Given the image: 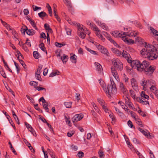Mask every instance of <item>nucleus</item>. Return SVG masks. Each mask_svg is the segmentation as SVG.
<instances>
[{"instance_id": "34", "label": "nucleus", "mask_w": 158, "mask_h": 158, "mask_svg": "<svg viewBox=\"0 0 158 158\" xmlns=\"http://www.w3.org/2000/svg\"><path fill=\"white\" fill-rule=\"evenodd\" d=\"M38 73L37 72H36L35 74V77L36 78L40 81H42V79L40 75V73Z\"/></svg>"}, {"instance_id": "1", "label": "nucleus", "mask_w": 158, "mask_h": 158, "mask_svg": "<svg viewBox=\"0 0 158 158\" xmlns=\"http://www.w3.org/2000/svg\"><path fill=\"white\" fill-rule=\"evenodd\" d=\"M136 40L140 44L145 43L144 48L140 51L141 56L143 57L147 58L150 60L156 59L158 57V52L156 48L153 45L148 44H147L146 42L141 38L137 37Z\"/></svg>"}, {"instance_id": "41", "label": "nucleus", "mask_w": 158, "mask_h": 158, "mask_svg": "<svg viewBox=\"0 0 158 158\" xmlns=\"http://www.w3.org/2000/svg\"><path fill=\"white\" fill-rule=\"evenodd\" d=\"M125 103L127 104L131 108H133L134 106L133 104L131 102L129 101H126Z\"/></svg>"}, {"instance_id": "12", "label": "nucleus", "mask_w": 158, "mask_h": 158, "mask_svg": "<svg viewBox=\"0 0 158 158\" xmlns=\"http://www.w3.org/2000/svg\"><path fill=\"white\" fill-rule=\"evenodd\" d=\"M122 33L123 34V35H127V36H134L135 37L137 35V33L135 32V31H131L130 32H122Z\"/></svg>"}, {"instance_id": "18", "label": "nucleus", "mask_w": 158, "mask_h": 158, "mask_svg": "<svg viewBox=\"0 0 158 158\" xmlns=\"http://www.w3.org/2000/svg\"><path fill=\"white\" fill-rule=\"evenodd\" d=\"M93 30L97 32L96 35L98 37H100L102 35L101 34V31L99 30L97 27H94V28Z\"/></svg>"}, {"instance_id": "26", "label": "nucleus", "mask_w": 158, "mask_h": 158, "mask_svg": "<svg viewBox=\"0 0 158 158\" xmlns=\"http://www.w3.org/2000/svg\"><path fill=\"white\" fill-rule=\"evenodd\" d=\"M150 29L154 35H155L158 36V31L154 29L151 27H150Z\"/></svg>"}, {"instance_id": "25", "label": "nucleus", "mask_w": 158, "mask_h": 158, "mask_svg": "<svg viewBox=\"0 0 158 158\" xmlns=\"http://www.w3.org/2000/svg\"><path fill=\"white\" fill-rule=\"evenodd\" d=\"M99 83L100 84L102 87V88L103 90H104V89L106 88V85L104 83V82L101 79L98 80Z\"/></svg>"}, {"instance_id": "61", "label": "nucleus", "mask_w": 158, "mask_h": 158, "mask_svg": "<svg viewBox=\"0 0 158 158\" xmlns=\"http://www.w3.org/2000/svg\"><path fill=\"white\" fill-rule=\"evenodd\" d=\"M35 89L38 91H40L42 90H44L46 91V89L44 88L41 87L40 86H37L35 87Z\"/></svg>"}, {"instance_id": "9", "label": "nucleus", "mask_w": 158, "mask_h": 158, "mask_svg": "<svg viewBox=\"0 0 158 158\" xmlns=\"http://www.w3.org/2000/svg\"><path fill=\"white\" fill-rule=\"evenodd\" d=\"M83 117L82 114H76L72 118V121L74 123L80 120Z\"/></svg>"}, {"instance_id": "28", "label": "nucleus", "mask_w": 158, "mask_h": 158, "mask_svg": "<svg viewBox=\"0 0 158 158\" xmlns=\"http://www.w3.org/2000/svg\"><path fill=\"white\" fill-rule=\"evenodd\" d=\"M39 16L41 18H43V17L47 16L48 15L44 11H42L40 13H39L38 14Z\"/></svg>"}, {"instance_id": "6", "label": "nucleus", "mask_w": 158, "mask_h": 158, "mask_svg": "<svg viewBox=\"0 0 158 158\" xmlns=\"http://www.w3.org/2000/svg\"><path fill=\"white\" fill-rule=\"evenodd\" d=\"M98 49L102 53L104 54L107 56H109V53L107 49L104 48L103 47L99 44L98 47Z\"/></svg>"}, {"instance_id": "59", "label": "nucleus", "mask_w": 158, "mask_h": 158, "mask_svg": "<svg viewBox=\"0 0 158 158\" xmlns=\"http://www.w3.org/2000/svg\"><path fill=\"white\" fill-rule=\"evenodd\" d=\"M71 148L74 151H77L78 149V147L77 146L73 144L72 145L71 147Z\"/></svg>"}, {"instance_id": "33", "label": "nucleus", "mask_w": 158, "mask_h": 158, "mask_svg": "<svg viewBox=\"0 0 158 158\" xmlns=\"http://www.w3.org/2000/svg\"><path fill=\"white\" fill-rule=\"evenodd\" d=\"M77 27L78 28V31H85V29L83 28L82 27H81V25L79 23H77Z\"/></svg>"}, {"instance_id": "23", "label": "nucleus", "mask_w": 158, "mask_h": 158, "mask_svg": "<svg viewBox=\"0 0 158 158\" xmlns=\"http://www.w3.org/2000/svg\"><path fill=\"white\" fill-rule=\"evenodd\" d=\"M135 120L136 121V123L140 127H144V125L143 124L142 121L139 118L137 117V118Z\"/></svg>"}, {"instance_id": "57", "label": "nucleus", "mask_w": 158, "mask_h": 158, "mask_svg": "<svg viewBox=\"0 0 158 158\" xmlns=\"http://www.w3.org/2000/svg\"><path fill=\"white\" fill-rule=\"evenodd\" d=\"M32 7L33 8V10L34 11H36L38 10H40L41 8V7H38L36 6H35L34 5H33L32 6Z\"/></svg>"}, {"instance_id": "22", "label": "nucleus", "mask_w": 158, "mask_h": 158, "mask_svg": "<svg viewBox=\"0 0 158 158\" xmlns=\"http://www.w3.org/2000/svg\"><path fill=\"white\" fill-rule=\"evenodd\" d=\"M39 47L43 51L45 52L46 54H47V51L45 49L44 45V43H42L40 44L39 45Z\"/></svg>"}, {"instance_id": "48", "label": "nucleus", "mask_w": 158, "mask_h": 158, "mask_svg": "<svg viewBox=\"0 0 158 158\" xmlns=\"http://www.w3.org/2000/svg\"><path fill=\"white\" fill-rule=\"evenodd\" d=\"M126 43L128 44H133L134 43V41L131 39H127Z\"/></svg>"}, {"instance_id": "27", "label": "nucleus", "mask_w": 158, "mask_h": 158, "mask_svg": "<svg viewBox=\"0 0 158 158\" xmlns=\"http://www.w3.org/2000/svg\"><path fill=\"white\" fill-rule=\"evenodd\" d=\"M60 72L58 70H56L55 71L52 72L50 75L49 77H53L56 75H58L60 74Z\"/></svg>"}, {"instance_id": "51", "label": "nucleus", "mask_w": 158, "mask_h": 158, "mask_svg": "<svg viewBox=\"0 0 158 158\" xmlns=\"http://www.w3.org/2000/svg\"><path fill=\"white\" fill-rule=\"evenodd\" d=\"M24 123L26 127L29 130H30V129H32V127L30 124H29L26 122H25Z\"/></svg>"}, {"instance_id": "3", "label": "nucleus", "mask_w": 158, "mask_h": 158, "mask_svg": "<svg viewBox=\"0 0 158 158\" xmlns=\"http://www.w3.org/2000/svg\"><path fill=\"white\" fill-rule=\"evenodd\" d=\"M112 63L114 66L111 68L112 74L117 81L119 80L118 71H121L123 69V64L118 59L114 58L112 60Z\"/></svg>"}, {"instance_id": "50", "label": "nucleus", "mask_w": 158, "mask_h": 158, "mask_svg": "<svg viewBox=\"0 0 158 158\" xmlns=\"http://www.w3.org/2000/svg\"><path fill=\"white\" fill-rule=\"evenodd\" d=\"M126 36L127 35H123L122 36H121V37L122 38V40L125 43H126L127 42V38L126 37Z\"/></svg>"}, {"instance_id": "2", "label": "nucleus", "mask_w": 158, "mask_h": 158, "mask_svg": "<svg viewBox=\"0 0 158 158\" xmlns=\"http://www.w3.org/2000/svg\"><path fill=\"white\" fill-rule=\"evenodd\" d=\"M133 64L135 65V67L139 72L144 71L145 74L147 76L151 75L154 72L156 69L154 66H150L149 67L150 64L149 62L146 61H143L142 63L139 61H134Z\"/></svg>"}, {"instance_id": "64", "label": "nucleus", "mask_w": 158, "mask_h": 158, "mask_svg": "<svg viewBox=\"0 0 158 158\" xmlns=\"http://www.w3.org/2000/svg\"><path fill=\"white\" fill-rule=\"evenodd\" d=\"M22 47L25 51L27 52L29 51V50L27 48L25 44H23V45H22Z\"/></svg>"}, {"instance_id": "15", "label": "nucleus", "mask_w": 158, "mask_h": 158, "mask_svg": "<svg viewBox=\"0 0 158 158\" xmlns=\"http://www.w3.org/2000/svg\"><path fill=\"white\" fill-rule=\"evenodd\" d=\"M64 3L69 8V10H72L73 8L72 5L69 0H63Z\"/></svg>"}, {"instance_id": "8", "label": "nucleus", "mask_w": 158, "mask_h": 158, "mask_svg": "<svg viewBox=\"0 0 158 158\" xmlns=\"http://www.w3.org/2000/svg\"><path fill=\"white\" fill-rule=\"evenodd\" d=\"M119 89L123 94H126L127 92V89L124 84L122 82H119Z\"/></svg>"}, {"instance_id": "11", "label": "nucleus", "mask_w": 158, "mask_h": 158, "mask_svg": "<svg viewBox=\"0 0 158 158\" xmlns=\"http://www.w3.org/2000/svg\"><path fill=\"white\" fill-rule=\"evenodd\" d=\"M131 82L132 87L134 89H136L138 87L137 83L134 78H132L131 79Z\"/></svg>"}, {"instance_id": "56", "label": "nucleus", "mask_w": 158, "mask_h": 158, "mask_svg": "<svg viewBox=\"0 0 158 158\" xmlns=\"http://www.w3.org/2000/svg\"><path fill=\"white\" fill-rule=\"evenodd\" d=\"M98 154L99 155V156L100 158H102L103 157H104V153L103 152L101 151H99L98 152Z\"/></svg>"}, {"instance_id": "20", "label": "nucleus", "mask_w": 158, "mask_h": 158, "mask_svg": "<svg viewBox=\"0 0 158 158\" xmlns=\"http://www.w3.org/2000/svg\"><path fill=\"white\" fill-rule=\"evenodd\" d=\"M44 27L47 31V32H48L49 33L50 32H52V29L50 27L49 25L48 24L45 23L44 24Z\"/></svg>"}, {"instance_id": "17", "label": "nucleus", "mask_w": 158, "mask_h": 158, "mask_svg": "<svg viewBox=\"0 0 158 158\" xmlns=\"http://www.w3.org/2000/svg\"><path fill=\"white\" fill-rule=\"evenodd\" d=\"M94 64L96 66V69L97 71L101 72L102 70V67L101 65L98 62H95Z\"/></svg>"}, {"instance_id": "62", "label": "nucleus", "mask_w": 158, "mask_h": 158, "mask_svg": "<svg viewBox=\"0 0 158 158\" xmlns=\"http://www.w3.org/2000/svg\"><path fill=\"white\" fill-rule=\"evenodd\" d=\"M123 77L124 81L125 82H128V81L129 78L127 77L126 75L125 74H124Z\"/></svg>"}, {"instance_id": "7", "label": "nucleus", "mask_w": 158, "mask_h": 158, "mask_svg": "<svg viewBox=\"0 0 158 158\" xmlns=\"http://www.w3.org/2000/svg\"><path fill=\"white\" fill-rule=\"evenodd\" d=\"M103 35L106 37L108 40H109L111 43H113V44L116 46L117 45V44L110 37V35L107 32H103Z\"/></svg>"}, {"instance_id": "40", "label": "nucleus", "mask_w": 158, "mask_h": 158, "mask_svg": "<svg viewBox=\"0 0 158 158\" xmlns=\"http://www.w3.org/2000/svg\"><path fill=\"white\" fill-rule=\"evenodd\" d=\"M129 92L130 94L131 97L133 98H135V93L132 89H131L129 90Z\"/></svg>"}, {"instance_id": "49", "label": "nucleus", "mask_w": 158, "mask_h": 158, "mask_svg": "<svg viewBox=\"0 0 158 158\" xmlns=\"http://www.w3.org/2000/svg\"><path fill=\"white\" fill-rule=\"evenodd\" d=\"M127 124L131 128H135V127L133 125L132 122L130 120H129L127 122Z\"/></svg>"}, {"instance_id": "14", "label": "nucleus", "mask_w": 158, "mask_h": 158, "mask_svg": "<svg viewBox=\"0 0 158 158\" xmlns=\"http://www.w3.org/2000/svg\"><path fill=\"white\" fill-rule=\"evenodd\" d=\"M138 130L140 132H141L144 135L147 136L148 138L151 139L152 138L151 137H152V136L150 135V133L149 132H148V131H144L140 127L138 128Z\"/></svg>"}, {"instance_id": "35", "label": "nucleus", "mask_w": 158, "mask_h": 158, "mask_svg": "<svg viewBox=\"0 0 158 158\" xmlns=\"http://www.w3.org/2000/svg\"><path fill=\"white\" fill-rule=\"evenodd\" d=\"M72 103V102H64V104L66 108H70L71 107Z\"/></svg>"}, {"instance_id": "13", "label": "nucleus", "mask_w": 158, "mask_h": 158, "mask_svg": "<svg viewBox=\"0 0 158 158\" xmlns=\"http://www.w3.org/2000/svg\"><path fill=\"white\" fill-rule=\"evenodd\" d=\"M122 32H121L120 33L119 31H116L113 32H111V34L115 37H121L123 34Z\"/></svg>"}, {"instance_id": "29", "label": "nucleus", "mask_w": 158, "mask_h": 158, "mask_svg": "<svg viewBox=\"0 0 158 158\" xmlns=\"http://www.w3.org/2000/svg\"><path fill=\"white\" fill-rule=\"evenodd\" d=\"M76 58H77V56L75 54H74L71 56L70 59L73 63L76 64L77 61Z\"/></svg>"}, {"instance_id": "53", "label": "nucleus", "mask_w": 158, "mask_h": 158, "mask_svg": "<svg viewBox=\"0 0 158 158\" xmlns=\"http://www.w3.org/2000/svg\"><path fill=\"white\" fill-rule=\"evenodd\" d=\"M77 156L79 158H81L84 156V153L83 152H79L77 153Z\"/></svg>"}, {"instance_id": "30", "label": "nucleus", "mask_w": 158, "mask_h": 158, "mask_svg": "<svg viewBox=\"0 0 158 158\" xmlns=\"http://www.w3.org/2000/svg\"><path fill=\"white\" fill-rule=\"evenodd\" d=\"M68 56L66 55H64V56L63 58L62 57H61V60H62L63 63L64 64V63H66L67 61L68 60Z\"/></svg>"}, {"instance_id": "24", "label": "nucleus", "mask_w": 158, "mask_h": 158, "mask_svg": "<svg viewBox=\"0 0 158 158\" xmlns=\"http://www.w3.org/2000/svg\"><path fill=\"white\" fill-rule=\"evenodd\" d=\"M28 20L29 21L31 25L35 28V29L38 30V28L36 27V25L35 23V22L32 19H29Z\"/></svg>"}, {"instance_id": "58", "label": "nucleus", "mask_w": 158, "mask_h": 158, "mask_svg": "<svg viewBox=\"0 0 158 158\" xmlns=\"http://www.w3.org/2000/svg\"><path fill=\"white\" fill-rule=\"evenodd\" d=\"M14 63L16 67V68L17 71V73H19V66L18 64H17L14 61Z\"/></svg>"}, {"instance_id": "16", "label": "nucleus", "mask_w": 158, "mask_h": 158, "mask_svg": "<svg viewBox=\"0 0 158 158\" xmlns=\"http://www.w3.org/2000/svg\"><path fill=\"white\" fill-rule=\"evenodd\" d=\"M136 100L138 101L140 103L143 104L144 105H146L147 104L149 105L148 102L146 100L143 101V99L142 98H136Z\"/></svg>"}, {"instance_id": "21", "label": "nucleus", "mask_w": 158, "mask_h": 158, "mask_svg": "<svg viewBox=\"0 0 158 158\" xmlns=\"http://www.w3.org/2000/svg\"><path fill=\"white\" fill-rule=\"evenodd\" d=\"M27 34L29 35H32L35 34V31L33 30L28 29L26 31Z\"/></svg>"}, {"instance_id": "44", "label": "nucleus", "mask_w": 158, "mask_h": 158, "mask_svg": "<svg viewBox=\"0 0 158 158\" xmlns=\"http://www.w3.org/2000/svg\"><path fill=\"white\" fill-rule=\"evenodd\" d=\"M80 33L79 35V37L82 39H84L86 36L85 33H84V32L83 31H82L81 32L80 31Z\"/></svg>"}, {"instance_id": "32", "label": "nucleus", "mask_w": 158, "mask_h": 158, "mask_svg": "<svg viewBox=\"0 0 158 158\" xmlns=\"http://www.w3.org/2000/svg\"><path fill=\"white\" fill-rule=\"evenodd\" d=\"M86 50L89 52H90L91 54H94V55H98V53L96 52L93 50H91L89 48L86 47Z\"/></svg>"}, {"instance_id": "19", "label": "nucleus", "mask_w": 158, "mask_h": 158, "mask_svg": "<svg viewBox=\"0 0 158 158\" xmlns=\"http://www.w3.org/2000/svg\"><path fill=\"white\" fill-rule=\"evenodd\" d=\"M93 30L97 32L96 35L98 37H100L102 35L101 34V31L99 30L97 27H94V28Z\"/></svg>"}, {"instance_id": "36", "label": "nucleus", "mask_w": 158, "mask_h": 158, "mask_svg": "<svg viewBox=\"0 0 158 158\" xmlns=\"http://www.w3.org/2000/svg\"><path fill=\"white\" fill-rule=\"evenodd\" d=\"M29 84L31 85L34 86L35 88V87H36L38 85V83L36 81H31L29 82Z\"/></svg>"}, {"instance_id": "42", "label": "nucleus", "mask_w": 158, "mask_h": 158, "mask_svg": "<svg viewBox=\"0 0 158 158\" xmlns=\"http://www.w3.org/2000/svg\"><path fill=\"white\" fill-rule=\"evenodd\" d=\"M48 151L52 158H55V155L53 152L49 149H47Z\"/></svg>"}, {"instance_id": "38", "label": "nucleus", "mask_w": 158, "mask_h": 158, "mask_svg": "<svg viewBox=\"0 0 158 158\" xmlns=\"http://www.w3.org/2000/svg\"><path fill=\"white\" fill-rule=\"evenodd\" d=\"M39 53L38 52L36 51H35L33 52V56L36 59L39 58Z\"/></svg>"}, {"instance_id": "10", "label": "nucleus", "mask_w": 158, "mask_h": 158, "mask_svg": "<svg viewBox=\"0 0 158 158\" xmlns=\"http://www.w3.org/2000/svg\"><path fill=\"white\" fill-rule=\"evenodd\" d=\"M149 81H145L144 79H143L141 81V84L143 86V89L145 90L146 88L148 86Z\"/></svg>"}, {"instance_id": "55", "label": "nucleus", "mask_w": 158, "mask_h": 158, "mask_svg": "<svg viewBox=\"0 0 158 158\" xmlns=\"http://www.w3.org/2000/svg\"><path fill=\"white\" fill-rule=\"evenodd\" d=\"M153 93L154 92H155V91L156 90V87L154 85H152L151 87H149Z\"/></svg>"}, {"instance_id": "46", "label": "nucleus", "mask_w": 158, "mask_h": 158, "mask_svg": "<svg viewBox=\"0 0 158 158\" xmlns=\"http://www.w3.org/2000/svg\"><path fill=\"white\" fill-rule=\"evenodd\" d=\"M98 102L102 106L103 105H104L105 102L104 101L100 98H98L97 99Z\"/></svg>"}, {"instance_id": "52", "label": "nucleus", "mask_w": 158, "mask_h": 158, "mask_svg": "<svg viewBox=\"0 0 158 158\" xmlns=\"http://www.w3.org/2000/svg\"><path fill=\"white\" fill-rule=\"evenodd\" d=\"M43 67V65L41 64H40L39 66L38 67L37 69V71L36 72H37L38 73H41L40 71L41 69H42Z\"/></svg>"}, {"instance_id": "54", "label": "nucleus", "mask_w": 158, "mask_h": 158, "mask_svg": "<svg viewBox=\"0 0 158 158\" xmlns=\"http://www.w3.org/2000/svg\"><path fill=\"white\" fill-rule=\"evenodd\" d=\"M74 131H69L67 133V136L69 137H71L74 134Z\"/></svg>"}, {"instance_id": "63", "label": "nucleus", "mask_w": 158, "mask_h": 158, "mask_svg": "<svg viewBox=\"0 0 158 158\" xmlns=\"http://www.w3.org/2000/svg\"><path fill=\"white\" fill-rule=\"evenodd\" d=\"M55 45L56 47L59 48H60L62 46L64 45V44H61L57 42L55 43Z\"/></svg>"}, {"instance_id": "37", "label": "nucleus", "mask_w": 158, "mask_h": 158, "mask_svg": "<svg viewBox=\"0 0 158 158\" xmlns=\"http://www.w3.org/2000/svg\"><path fill=\"white\" fill-rule=\"evenodd\" d=\"M98 25L103 29H105V30H107V27L106 26L104 23H99Z\"/></svg>"}, {"instance_id": "39", "label": "nucleus", "mask_w": 158, "mask_h": 158, "mask_svg": "<svg viewBox=\"0 0 158 158\" xmlns=\"http://www.w3.org/2000/svg\"><path fill=\"white\" fill-rule=\"evenodd\" d=\"M113 52L118 56H119L121 54V52L116 48H114L113 49Z\"/></svg>"}, {"instance_id": "5", "label": "nucleus", "mask_w": 158, "mask_h": 158, "mask_svg": "<svg viewBox=\"0 0 158 158\" xmlns=\"http://www.w3.org/2000/svg\"><path fill=\"white\" fill-rule=\"evenodd\" d=\"M122 55V56L127 60L128 63H131V65L132 68H135V65L133 64V62L134 61H139V60H133L132 61L131 60V58L129 54L126 51H123Z\"/></svg>"}, {"instance_id": "43", "label": "nucleus", "mask_w": 158, "mask_h": 158, "mask_svg": "<svg viewBox=\"0 0 158 158\" xmlns=\"http://www.w3.org/2000/svg\"><path fill=\"white\" fill-rule=\"evenodd\" d=\"M0 73L2 75L4 78H6V76L5 73L4 71V70L2 68H1V70H0Z\"/></svg>"}, {"instance_id": "31", "label": "nucleus", "mask_w": 158, "mask_h": 158, "mask_svg": "<svg viewBox=\"0 0 158 158\" xmlns=\"http://www.w3.org/2000/svg\"><path fill=\"white\" fill-rule=\"evenodd\" d=\"M140 95L141 96V98H142V97H143L147 99H148L149 98V96L146 94H145L144 92L143 91H142L141 92Z\"/></svg>"}, {"instance_id": "45", "label": "nucleus", "mask_w": 158, "mask_h": 158, "mask_svg": "<svg viewBox=\"0 0 158 158\" xmlns=\"http://www.w3.org/2000/svg\"><path fill=\"white\" fill-rule=\"evenodd\" d=\"M48 102L46 103H44L43 104V106L44 108L46 110V111L48 112V111L49 110V109L48 107Z\"/></svg>"}, {"instance_id": "4", "label": "nucleus", "mask_w": 158, "mask_h": 158, "mask_svg": "<svg viewBox=\"0 0 158 158\" xmlns=\"http://www.w3.org/2000/svg\"><path fill=\"white\" fill-rule=\"evenodd\" d=\"M104 90L108 97L111 98V95L115 94L116 93V85H115L113 83L112 85L108 84L107 87H106Z\"/></svg>"}, {"instance_id": "60", "label": "nucleus", "mask_w": 158, "mask_h": 158, "mask_svg": "<svg viewBox=\"0 0 158 158\" xmlns=\"http://www.w3.org/2000/svg\"><path fill=\"white\" fill-rule=\"evenodd\" d=\"M126 2L129 6L132 5L134 4L133 2L131 0H127Z\"/></svg>"}, {"instance_id": "47", "label": "nucleus", "mask_w": 158, "mask_h": 158, "mask_svg": "<svg viewBox=\"0 0 158 158\" xmlns=\"http://www.w3.org/2000/svg\"><path fill=\"white\" fill-rule=\"evenodd\" d=\"M27 27L26 26L24 27V28H22L20 30L22 33V34L23 33L25 35V32H26L27 30Z\"/></svg>"}]
</instances>
